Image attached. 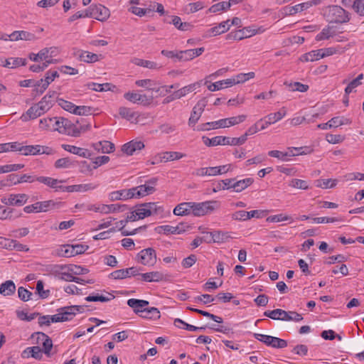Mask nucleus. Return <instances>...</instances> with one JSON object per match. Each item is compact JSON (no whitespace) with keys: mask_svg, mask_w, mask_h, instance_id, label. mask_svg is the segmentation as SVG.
Masks as SVG:
<instances>
[{"mask_svg":"<svg viewBox=\"0 0 364 364\" xmlns=\"http://www.w3.org/2000/svg\"><path fill=\"white\" fill-rule=\"evenodd\" d=\"M192 213L193 215L200 217L213 213L219 209L220 203L218 200H208L202 203L192 202Z\"/></svg>","mask_w":364,"mask_h":364,"instance_id":"obj_1","label":"nucleus"},{"mask_svg":"<svg viewBox=\"0 0 364 364\" xmlns=\"http://www.w3.org/2000/svg\"><path fill=\"white\" fill-rule=\"evenodd\" d=\"M129 306L133 309L136 314L141 313L143 309L149 305V301L136 299H130L127 301Z\"/></svg>","mask_w":364,"mask_h":364,"instance_id":"obj_24","label":"nucleus"},{"mask_svg":"<svg viewBox=\"0 0 364 364\" xmlns=\"http://www.w3.org/2000/svg\"><path fill=\"white\" fill-rule=\"evenodd\" d=\"M62 147L64 150L70 152L73 154L78 155L84 158H90L92 153L87 150L80 147H77L69 144H63Z\"/></svg>","mask_w":364,"mask_h":364,"instance_id":"obj_20","label":"nucleus"},{"mask_svg":"<svg viewBox=\"0 0 364 364\" xmlns=\"http://www.w3.org/2000/svg\"><path fill=\"white\" fill-rule=\"evenodd\" d=\"M287 114L286 109L283 107L279 111L275 113H271L264 117V119H268L270 124H274L282 119Z\"/></svg>","mask_w":364,"mask_h":364,"instance_id":"obj_47","label":"nucleus"},{"mask_svg":"<svg viewBox=\"0 0 364 364\" xmlns=\"http://www.w3.org/2000/svg\"><path fill=\"white\" fill-rule=\"evenodd\" d=\"M192 202H184L178 204L173 209V213L176 215H188L192 213Z\"/></svg>","mask_w":364,"mask_h":364,"instance_id":"obj_21","label":"nucleus"},{"mask_svg":"<svg viewBox=\"0 0 364 364\" xmlns=\"http://www.w3.org/2000/svg\"><path fill=\"white\" fill-rule=\"evenodd\" d=\"M140 316L144 318L156 319L159 318L161 315L160 311L157 308L151 307L144 308L141 311V314H140Z\"/></svg>","mask_w":364,"mask_h":364,"instance_id":"obj_37","label":"nucleus"},{"mask_svg":"<svg viewBox=\"0 0 364 364\" xmlns=\"http://www.w3.org/2000/svg\"><path fill=\"white\" fill-rule=\"evenodd\" d=\"M203 7H204L203 3L201 1L190 3L186 6V7L185 9V11L187 14H193V13H195V12L203 9Z\"/></svg>","mask_w":364,"mask_h":364,"instance_id":"obj_61","label":"nucleus"},{"mask_svg":"<svg viewBox=\"0 0 364 364\" xmlns=\"http://www.w3.org/2000/svg\"><path fill=\"white\" fill-rule=\"evenodd\" d=\"M289 186L301 190H308L309 188V183L307 181L298 178L291 179L289 183Z\"/></svg>","mask_w":364,"mask_h":364,"instance_id":"obj_46","label":"nucleus"},{"mask_svg":"<svg viewBox=\"0 0 364 364\" xmlns=\"http://www.w3.org/2000/svg\"><path fill=\"white\" fill-rule=\"evenodd\" d=\"M141 280L147 282H160L164 279V274L160 272H151L140 274Z\"/></svg>","mask_w":364,"mask_h":364,"instance_id":"obj_27","label":"nucleus"},{"mask_svg":"<svg viewBox=\"0 0 364 364\" xmlns=\"http://www.w3.org/2000/svg\"><path fill=\"white\" fill-rule=\"evenodd\" d=\"M137 262L146 266H154L157 261L156 251L148 247L140 251L136 255Z\"/></svg>","mask_w":364,"mask_h":364,"instance_id":"obj_3","label":"nucleus"},{"mask_svg":"<svg viewBox=\"0 0 364 364\" xmlns=\"http://www.w3.org/2000/svg\"><path fill=\"white\" fill-rule=\"evenodd\" d=\"M41 149V145L21 146V144L18 143V149L17 151H21V154L24 156L38 155L40 154Z\"/></svg>","mask_w":364,"mask_h":364,"instance_id":"obj_26","label":"nucleus"},{"mask_svg":"<svg viewBox=\"0 0 364 364\" xmlns=\"http://www.w3.org/2000/svg\"><path fill=\"white\" fill-rule=\"evenodd\" d=\"M143 148H144L143 141L132 140L122 146V151L127 155H132L135 151L141 150Z\"/></svg>","mask_w":364,"mask_h":364,"instance_id":"obj_15","label":"nucleus"},{"mask_svg":"<svg viewBox=\"0 0 364 364\" xmlns=\"http://www.w3.org/2000/svg\"><path fill=\"white\" fill-rule=\"evenodd\" d=\"M185 156V154L177 151H166L154 156L151 164H156L164 161L178 160Z\"/></svg>","mask_w":364,"mask_h":364,"instance_id":"obj_10","label":"nucleus"},{"mask_svg":"<svg viewBox=\"0 0 364 364\" xmlns=\"http://www.w3.org/2000/svg\"><path fill=\"white\" fill-rule=\"evenodd\" d=\"M207 103L208 100L206 97H203L193 107L191 117L188 119L189 126L193 127L198 122L207 105Z\"/></svg>","mask_w":364,"mask_h":364,"instance_id":"obj_6","label":"nucleus"},{"mask_svg":"<svg viewBox=\"0 0 364 364\" xmlns=\"http://www.w3.org/2000/svg\"><path fill=\"white\" fill-rule=\"evenodd\" d=\"M41 212H47L50 210L58 209L63 206V203L48 200L38 202Z\"/></svg>","mask_w":364,"mask_h":364,"instance_id":"obj_25","label":"nucleus"},{"mask_svg":"<svg viewBox=\"0 0 364 364\" xmlns=\"http://www.w3.org/2000/svg\"><path fill=\"white\" fill-rule=\"evenodd\" d=\"M285 316H283V321H294L295 322H299L303 320V316L301 314L296 312V311H285Z\"/></svg>","mask_w":364,"mask_h":364,"instance_id":"obj_59","label":"nucleus"},{"mask_svg":"<svg viewBox=\"0 0 364 364\" xmlns=\"http://www.w3.org/2000/svg\"><path fill=\"white\" fill-rule=\"evenodd\" d=\"M329 15L331 16V21L336 23H346L350 20L349 13L339 6H331Z\"/></svg>","mask_w":364,"mask_h":364,"instance_id":"obj_5","label":"nucleus"},{"mask_svg":"<svg viewBox=\"0 0 364 364\" xmlns=\"http://www.w3.org/2000/svg\"><path fill=\"white\" fill-rule=\"evenodd\" d=\"M83 309L82 306H69L58 309V312H60L61 316L64 318L63 321H65L71 320L77 312H82Z\"/></svg>","mask_w":364,"mask_h":364,"instance_id":"obj_14","label":"nucleus"},{"mask_svg":"<svg viewBox=\"0 0 364 364\" xmlns=\"http://www.w3.org/2000/svg\"><path fill=\"white\" fill-rule=\"evenodd\" d=\"M254 77H255V73H253V72L238 74L237 75H236L232 78H230L231 86L239 84V83L245 82L247 80L253 78Z\"/></svg>","mask_w":364,"mask_h":364,"instance_id":"obj_36","label":"nucleus"},{"mask_svg":"<svg viewBox=\"0 0 364 364\" xmlns=\"http://www.w3.org/2000/svg\"><path fill=\"white\" fill-rule=\"evenodd\" d=\"M21 357L23 358L31 357L36 360H41L43 357L42 350L38 346L28 347L21 353Z\"/></svg>","mask_w":364,"mask_h":364,"instance_id":"obj_19","label":"nucleus"},{"mask_svg":"<svg viewBox=\"0 0 364 364\" xmlns=\"http://www.w3.org/2000/svg\"><path fill=\"white\" fill-rule=\"evenodd\" d=\"M55 49V47L45 48L41 50L37 54L31 53L29 58L34 61L38 62L39 60H46L49 57V52L50 50Z\"/></svg>","mask_w":364,"mask_h":364,"instance_id":"obj_35","label":"nucleus"},{"mask_svg":"<svg viewBox=\"0 0 364 364\" xmlns=\"http://www.w3.org/2000/svg\"><path fill=\"white\" fill-rule=\"evenodd\" d=\"M231 87L230 78L223 80H220V81L215 82L214 83H211L208 86V89L210 91L214 92L216 90H221L224 87Z\"/></svg>","mask_w":364,"mask_h":364,"instance_id":"obj_43","label":"nucleus"},{"mask_svg":"<svg viewBox=\"0 0 364 364\" xmlns=\"http://www.w3.org/2000/svg\"><path fill=\"white\" fill-rule=\"evenodd\" d=\"M234 181H235L234 178L222 180L217 183L216 186L213 188V191L216 192L220 190L232 188V182Z\"/></svg>","mask_w":364,"mask_h":364,"instance_id":"obj_52","label":"nucleus"},{"mask_svg":"<svg viewBox=\"0 0 364 364\" xmlns=\"http://www.w3.org/2000/svg\"><path fill=\"white\" fill-rule=\"evenodd\" d=\"M42 353H44L45 355L48 358L51 357L53 354L51 353V350L53 348V341L50 337L46 339V341L42 343Z\"/></svg>","mask_w":364,"mask_h":364,"instance_id":"obj_62","label":"nucleus"},{"mask_svg":"<svg viewBox=\"0 0 364 364\" xmlns=\"http://www.w3.org/2000/svg\"><path fill=\"white\" fill-rule=\"evenodd\" d=\"M60 129L64 130L58 131L60 133L70 134L73 136H78L80 134V131L74 127L70 121L63 117L60 120Z\"/></svg>","mask_w":364,"mask_h":364,"instance_id":"obj_13","label":"nucleus"},{"mask_svg":"<svg viewBox=\"0 0 364 364\" xmlns=\"http://www.w3.org/2000/svg\"><path fill=\"white\" fill-rule=\"evenodd\" d=\"M24 167L23 164H7L0 166V173L18 171Z\"/></svg>","mask_w":364,"mask_h":364,"instance_id":"obj_60","label":"nucleus"},{"mask_svg":"<svg viewBox=\"0 0 364 364\" xmlns=\"http://www.w3.org/2000/svg\"><path fill=\"white\" fill-rule=\"evenodd\" d=\"M134 191L135 189H133L132 188L129 189H123L113 191L109 194V199L111 201H114L118 200H127L133 198H135Z\"/></svg>","mask_w":364,"mask_h":364,"instance_id":"obj_12","label":"nucleus"},{"mask_svg":"<svg viewBox=\"0 0 364 364\" xmlns=\"http://www.w3.org/2000/svg\"><path fill=\"white\" fill-rule=\"evenodd\" d=\"M174 325L180 328H183L190 331H196L198 330H203L205 327H197L191 324H188L180 318H176L174 320Z\"/></svg>","mask_w":364,"mask_h":364,"instance_id":"obj_45","label":"nucleus"},{"mask_svg":"<svg viewBox=\"0 0 364 364\" xmlns=\"http://www.w3.org/2000/svg\"><path fill=\"white\" fill-rule=\"evenodd\" d=\"M36 181L42 183L48 187L55 189L56 191L59 190L60 186L58 184L63 182V181H59L58 179L47 176L36 177Z\"/></svg>","mask_w":364,"mask_h":364,"instance_id":"obj_31","label":"nucleus"},{"mask_svg":"<svg viewBox=\"0 0 364 364\" xmlns=\"http://www.w3.org/2000/svg\"><path fill=\"white\" fill-rule=\"evenodd\" d=\"M110 15L109 10L102 4H92L86 9L87 17L95 18L98 21H105Z\"/></svg>","mask_w":364,"mask_h":364,"instance_id":"obj_2","label":"nucleus"},{"mask_svg":"<svg viewBox=\"0 0 364 364\" xmlns=\"http://www.w3.org/2000/svg\"><path fill=\"white\" fill-rule=\"evenodd\" d=\"M203 143L207 146H215L218 145H227V136H217L211 139L207 136L202 137Z\"/></svg>","mask_w":364,"mask_h":364,"instance_id":"obj_22","label":"nucleus"},{"mask_svg":"<svg viewBox=\"0 0 364 364\" xmlns=\"http://www.w3.org/2000/svg\"><path fill=\"white\" fill-rule=\"evenodd\" d=\"M60 118L58 117L41 119L39 122V128L50 131H64L63 129H60Z\"/></svg>","mask_w":364,"mask_h":364,"instance_id":"obj_11","label":"nucleus"},{"mask_svg":"<svg viewBox=\"0 0 364 364\" xmlns=\"http://www.w3.org/2000/svg\"><path fill=\"white\" fill-rule=\"evenodd\" d=\"M230 20L220 23L218 26L211 28L208 32L213 36H215L227 32L230 27Z\"/></svg>","mask_w":364,"mask_h":364,"instance_id":"obj_28","label":"nucleus"},{"mask_svg":"<svg viewBox=\"0 0 364 364\" xmlns=\"http://www.w3.org/2000/svg\"><path fill=\"white\" fill-rule=\"evenodd\" d=\"M337 184L336 179H323L317 181V187H320L322 188H332L335 187Z\"/></svg>","mask_w":364,"mask_h":364,"instance_id":"obj_56","label":"nucleus"},{"mask_svg":"<svg viewBox=\"0 0 364 364\" xmlns=\"http://www.w3.org/2000/svg\"><path fill=\"white\" fill-rule=\"evenodd\" d=\"M73 163L70 158H61L58 159L54 164L55 168H67L73 166Z\"/></svg>","mask_w":364,"mask_h":364,"instance_id":"obj_58","label":"nucleus"},{"mask_svg":"<svg viewBox=\"0 0 364 364\" xmlns=\"http://www.w3.org/2000/svg\"><path fill=\"white\" fill-rule=\"evenodd\" d=\"M211 238L208 241L209 242L213 241L214 242H223L228 238L227 233L222 232L220 231H215L210 233Z\"/></svg>","mask_w":364,"mask_h":364,"instance_id":"obj_53","label":"nucleus"},{"mask_svg":"<svg viewBox=\"0 0 364 364\" xmlns=\"http://www.w3.org/2000/svg\"><path fill=\"white\" fill-rule=\"evenodd\" d=\"M135 84L138 87H145L148 90L154 91L156 92H169V90H168L166 86L158 87L157 82L151 79L138 80L135 82Z\"/></svg>","mask_w":364,"mask_h":364,"instance_id":"obj_9","label":"nucleus"},{"mask_svg":"<svg viewBox=\"0 0 364 364\" xmlns=\"http://www.w3.org/2000/svg\"><path fill=\"white\" fill-rule=\"evenodd\" d=\"M113 299H114V296L109 293H108L107 296L96 294V295H90V296L85 297V300L87 301L107 302V301H111Z\"/></svg>","mask_w":364,"mask_h":364,"instance_id":"obj_50","label":"nucleus"},{"mask_svg":"<svg viewBox=\"0 0 364 364\" xmlns=\"http://www.w3.org/2000/svg\"><path fill=\"white\" fill-rule=\"evenodd\" d=\"M220 127H227V123L225 119H222L215 122L203 123L199 126L198 129L200 131H208L210 129H218Z\"/></svg>","mask_w":364,"mask_h":364,"instance_id":"obj_23","label":"nucleus"},{"mask_svg":"<svg viewBox=\"0 0 364 364\" xmlns=\"http://www.w3.org/2000/svg\"><path fill=\"white\" fill-rule=\"evenodd\" d=\"M316 2L308 1L301 3L294 6H285L283 9L284 13L286 15H293L298 12L303 11L310 8L313 4H316Z\"/></svg>","mask_w":364,"mask_h":364,"instance_id":"obj_16","label":"nucleus"},{"mask_svg":"<svg viewBox=\"0 0 364 364\" xmlns=\"http://www.w3.org/2000/svg\"><path fill=\"white\" fill-rule=\"evenodd\" d=\"M124 97L132 103H137L143 106H149L153 101L152 97H149L146 95H141L134 92L124 93Z\"/></svg>","mask_w":364,"mask_h":364,"instance_id":"obj_8","label":"nucleus"},{"mask_svg":"<svg viewBox=\"0 0 364 364\" xmlns=\"http://www.w3.org/2000/svg\"><path fill=\"white\" fill-rule=\"evenodd\" d=\"M32 95L34 97L41 95L48 87L47 84L44 83L42 80L35 81L33 85Z\"/></svg>","mask_w":364,"mask_h":364,"instance_id":"obj_40","label":"nucleus"},{"mask_svg":"<svg viewBox=\"0 0 364 364\" xmlns=\"http://www.w3.org/2000/svg\"><path fill=\"white\" fill-rule=\"evenodd\" d=\"M254 180L252 178H247L242 180H240L237 181H233L232 188L235 192H241L242 191L247 188L248 186H250Z\"/></svg>","mask_w":364,"mask_h":364,"instance_id":"obj_32","label":"nucleus"},{"mask_svg":"<svg viewBox=\"0 0 364 364\" xmlns=\"http://www.w3.org/2000/svg\"><path fill=\"white\" fill-rule=\"evenodd\" d=\"M264 315L267 317H269L272 319H274V320H282L283 321L284 318H283V316H285L286 314H285V311L284 310H282V309H274V310H272V311H266L264 313Z\"/></svg>","mask_w":364,"mask_h":364,"instance_id":"obj_48","label":"nucleus"},{"mask_svg":"<svg viewBox=\"0 0 364 364\" xmlns=\"http://www.w3.org/2000/svg\"><path fill=\"white\" fill-rule=\"evenodd\" d=\"M350 124L349 119L344 118V117H335L331 118L328 121V125H330V127H338L339 126L343 125V124Z\"/></svg>","mask_w":364,"mask_h":364,"instance_id":"obj_54","label":"nucleus"},{"mask_svg":"<svg viewBox=\"0 0 364 364\" xmlns=\"http://www.w3.org/2000/svg\"><path fill=\"white\" fill-rule=\"evenodd\" d=\"M26 64V60L25 58H11L5 60V63L3 64V66L9 68H15L20 65H25Z\"/></svg>","mask_w":364,"mask_h":364,"instance_id":"obj_39","label":"nucleus"},{"mask_svg":"<svg viewBox=\"0 0 364 364\" xmlns=\"http://www.w3.org/2000/svg\"><path fill=\"white\" fill-rule=\"evenodd\" d=\"M127 209L126 205L111 204L105 205L102 204V210L103 214H108L110 213L123 212Z\"/></svg>","mask_w":364,"mask_h":364,"instance_id":"obj_34","label":"nucleus"},{"mask_svg":"<svg viewBox=\"0 0 364 364\" xmlns=\"http://www.w3.org/2000/svg\"><path fill=\"white\" fill-rule=\"evenodd\" d=\"M136 208L139 219H144V218L157 214L158 210L160 209V207L156 203H141Z\"/></svg>","mask_w":364,"mask_h":364,"instance_id":"obj_4","label":"nucleus"},{"mask_svg":"<svg viewBox=\"0 0 364 364\" xmlns=\"http://www.w3.org/2000/svg\"><path fill=\"white\" fill-rule=\"evenodd\" d=\"M312 220L316 223H329L334 222H341L343 219L341 217H319L314 218Z\"/></svg>","mask_w":364,"mask_h":364,"instance_id":"obj_57","label":"nucleus"},{"mask_svg":"<svg viewBox=\"0 0 364 364\" xmlns=\"http://www.w3.org/2000/svg\"><path fill=\"white\" fill-rule=\"evenodd\" d=\"M58 255L60 257H74V251L73 250V245H63L58 250Z\"/></svg>","mask_w":364,"mask_h":364,"instance_id":"obj_51","label":"nucleus"},{"mask_svg":"<svg viewBox=\"0 0 364 364\" xmlns=\"http://www.w3.org/2000/svg\"><path fill=\"white\" fill-rule=\"evenodd\" d=\"M171 21L169 22L170 23H172L177 29L182 31H189L193 28V26L188 22H182L181 19L178 16H171Z\"/></svg>","mask_w":364,"mask_h":364,"instance_id":"obj_29","label":"nucleus"},{"mask_svg":"<svg viewBox=\"0 0 364 364\" xmlns=\"http://www.w3.org/2000/svg\"><path fill=\"white\" fill-rule=\"evenodd\" d=\"M132 63H134L136 65L152 69V70H156L160 68V66H159L158 63L150 61L147 60H143L137 58H134L132 60Z\"/></svg>","mask_w":364,"mask_h":364,"instance_id":"obj_33","label":"nucleus"},{"mask_svg":"<svg viewBox=\"0 0 364 364\" xmlns=\"http://www.w3.org/2000/svg\"><path fill=\"white\" fill-rule=\"evenodd\" d=\"M92 147L94 148L97 152L103 154H109L114 151V144L109 141H100L97 143H93Z\"/></svg>","mask_w":364,"mask_h":364,"instance_id":"obj_17","label":"nucleus"},{"mask_svg":"<svg viewBox=\"0 0 364 364\" xmlns=\"http://www.w3.org/2000/svg\"><path fill=\"white\" fill-rule=\"evenodd\" d=\"M15 212L14 208H4L0 205V220H11L14 218L12 213Z\"/></svg>","mask_w":364,"mask_h":364,"instance_id":"obj_55","label":"nucleus"},{"mask_svg":"<svg viewBox=\"0 0 364 364\" xmlns=\"http://www.w3.org/2000/svg\"><path fill=\"white\" fill-rule=\"evenodd\" d=\"M16 285L11 280H7L0 285V294L4 296H11L15 293Z\"/></svg>","mask_w":364,"mask_h":364,"instance_id":"obj_30","label":"nucleus"},{"mask_svg":"<svg viewBox=\"0 0 364 364\" xmlns=\"http://www.w3.org/2000/svg\"><path fill=\"white\" fill-rule=\"evenodd\" d=\"M75 55L78 57L80 61L87 63H95L100 60V56L95 53H92L85 50H77L75 53Z\"/></svg>","mask_w":364,"mask_h":364,"instance_id":"obj_18","label":"nucleus"},{"mask_svg":"<svg viewBox=\"0 0 364 364\" xmlns=\"http://www.w3.org/2000/svg\"><path fill=\"white\" fill-rule=\"evenodd\" d=\"M28 196L25 193L10 194L7 197H2L1 201L6 205L22 206L28 200Z\"/></svg>","mask_w":364,"mask_h":364,"instance_id":"obj_7","label":"nucleus"},{"mask_svg":"<svg viewBox=\"0 0 364 364\" xmlns=\"http://www.w3.org/2000/svg\"><path fill=\"white\" fill-rule=\"evenodd\" d=\"M119 114L122 118H124L129 121L132 120L133 119H136L138 117V113L132 111L131 109L122 107L119 109Z\"/></svg>","mask_w":364,"mask_h":364,"instance_id":"obj_49","label":"nucleus"},{"mask_svg":"<svg viewBox=\"0 0 364 364\" xmlns=\"http://www.w3.org/2000/svg\"><path fill=\"white\" fill-rule=\"evenodd\" d=\"M269 346L275 348H284L287 346V342L284 339L272 336Z\"/></svg>","mask_w":364,"mask_h":364,"instance_id":"obj_64","label":"nucleus"},{"mask_svg":"<svg viewBox=\"0 0 364 364\" xmlns=\"http://www.w3.org/2000/svg\"><path fill=\"white\" fill-rule=\"evenodd\" d=\"M322 58L321 50H312L309 53H305L300 57V60L302 62H309L318 60Z\"/></svg>","mask_w":364,"mask_h":364,"instance_id":"obj_38","label":"nucleus"},{"mask_svg":"<svg viewBox=\"0 0 364 364\" xmlns=\"http://www.w3.org/2000/svg\"><path fill=\"white\" fill-rule=\"evenodd\" d=\"M38 117H41V116H40V114L38 113L37 107H36V105H34L31 106L27 110V112L26 113L22 114V116L21 117V119L23 122H27V121H29L31 119H36Z\"/></svg>","mask_w":364,"mask_h":364,"instance_id":"obj_41","label":"nucleus"},{"mask_svg":"<svg viewBox=\"0 0 364 364\" xmlns=\"http://www.w3.org/2000/svg\"><path fill=\"white\" fill-rule=\"evenodd\" d=\"M156 230L159 233L163 232L166 235L180 234L182 232V230H180L178 226L173 227L168 225L159 226L156 228Z\"/></svg>","mask_w":364,"mask_h":364,"instance_id":"obj_42","label":"nucleus"},{"mask_svg":"<svg viewBox=\"0 0 364 364\" xmlns=\"http://www.w3.org/2000/svg\"><path fill=\"white\" fill-rule=\"evenodd\" d=\"M18 149V142L0 144V153L16 151Z\"/></svg>","mask_w":364,"mask_h":364,"instance_id":"obj_63","label":"nucleus"},{"mask_svg":"<svg viewBox=\"0 0 364 364\" xmlns=\"http://www.w3.org/2000/svg\"><path fill=\"white\" fill-rule=\"evenodd\" d=\"M195 84H191L176 90L173 93L172 99H180L181 97L186 95L188 93L193 91L195 90Z\"/></svg>","mask_w":364,"mask_h":364,"instance_id":"obj_44","label":"nucleus"}]
</instances>
